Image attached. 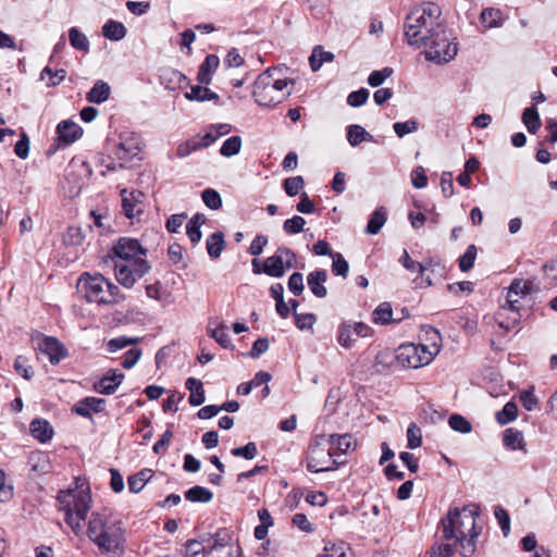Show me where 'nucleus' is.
I'll return each mask as SVG.
<instances>
[{"label":"nucleus","mask_w":557,"mask_h":557,"mask_svg":"<svg viewBox=\"0 0 557 557\" xmlns=\"http://www.w3.org/2000/svg\"><path fill=\"white\" fill-rule=\"evenodd\" d=\"M479 516L476 506H468L459 509L449 508L440 527L445 541H455L459 544L460 554L463 557H471L476 550L475 539L480 535L476 530V517Z\"/></svg>","instance_id":"nucleus-1"},{"label":"nucleus","mask_w":557,"mask_h":557,"mask_svg":"<svg viewBox=\"0 0 557 557\" xmlns=\"http://www.w3.org/2000/svg\"><path fill=\"white\" fill-rule=\"evenodd\" d=\"M86 534L102 555L121 556L124 553L125 530L121 521H111L99 512H92Z\"/></svg>","instance_id":"nucleus-2"},{"label":"nucleus","mask_w":557,"mask_h":557,"mask_svg":"<svg viewBox=\"0 0 557 557\" xmlns=\"http://www.w3.org/2000/svg\"><path fill=\"white\" fill-rule=\"evenodd\" d=\"M440 7L433 2H426L422 7L414 8L406 17L404 34L410 46L422 47L435 33L442 23L440 22Z\"/></svg>","instance_id":"nucleus-3"},{"label":"nucleus","mask_w":557,"mask_h":557,"mask_svg":"<svg viewBox=\"0 0 557 557\" xmlns=\"http://www.w3.org/2000/svg\"><path fill=\"white\" fill-rule=\"evenodd\" d=\"M77 286L89 302L113 306L125 299L120 288L100 273L92 275L88 272L83 273Z\"/></svg>","instance_id":"nucleus-4"},{"label":"nucleus","mask_w":557,"mask_h":557,"mask_svg":"<svg viewBox=\"0 0 557 557\" xmlns=\"http://www.w3.org/2000/svg\"><path fill=\"white\" fill-rule=\"evenodd\" d=\"M428 334H430V345L410 343L398 347L396 359L403 367L411 369L421 368L429 364L440 352V332L435 329H430Z\"/></svg>","instance_id":"nucleus-5"},{"label":"nucleus","mask_w":557,"mask_h":557,"mask_svg":"<svg viewBox=\"0 0 557 557\" xmlns=\"http://www.w3.org/2000/svg\"><path fill=\"white\" fill-rule=\"evenodd\" d=\"M422 46L425 48V59L437 64L453 60L458 51L456 38L443 25Z\"/></svg>","instance_id":"nucleus-6"},{"label":"nucleus","mask_w":557,"mask_h":557,"mask_svg":"<svg viewBox=\"0 0 557 557\" xmlns=\"http://www.w3.org/2000/svg\"><path fill=\"white\" fill-rule=\"evenodd\" d=\"M281 70L277 67L268 69L263 73H261L256 82L252 95L255 97V101L261 107H273L277 103L282 102L283 99L290 95V91L277 92L274 90V75Z\"/></svg>","instance_id":"nucleus-7"},{"label":"nucleus","mask_w":557,"mask_h":557,"mask_svg":"<svg viewBox=\"0 0 557 557\" xmlns=\"http://www.w3.org/2000/svg\"><path fill=\"white\" fill-rule=\"evenodd\" d=\"M334 456L332 448L325 449L318 443L310 445L307 457L308 471L319 473L335 470L344 461H337Z\"/></svg>","instance_id":"nucleus-8"},{"label":"nucleus","mask_w":557,"mask_h":557,"mask_svg":"<svg viewBox=\"0 0 557 557\" xmlns=\"http://www.w3.org/2000/svg\"><path fill=\"white\" fill-rule=\"evenodd\" d=\"M295 262V252L290 248L282 246L276 249L273 256L263 261L262 271L269 276L282 277L287 270L294 268Z\"/></svg>","instance_id":"nucleus-9"},{"label":"nucleus","mask_w":557,"mask_h":557,"mask_svg":"<svg viewBox=\"0 0 557 557\" xmlns=\"http://www.w3.org/2000/svg\"><path fill=\"white\" fill-rule=\"evenodd\" d=\"M149 269L146 259L133 260L132 262L114 260L115 277L126 288H131Z\"/></svg>","instance_id":"nucleus-10"},{"label":"nucleus","mask_w":557,"mask_h":557,"mask_svg":"<svg viewBox=\"0 0 557 557\" xmlns=\"http://www.w3.org/2000/svg\"><path fill=\"white\" fill-rule=\"evenodd\" d=\"M113 256L116 260L132 262L133 260L144 259L146 250L139 242L134 238L123 237L112 248Z\"/></svg>","instance_id":"nucleus-11"},{"label":"nucleus","mask_w":557,"mask_h":557,"mask_svg":"<svg viewBox=\"0 0 557 557\" xmlns=\"http://www.w3.org/2000/svg\"><path fill=\"white\" fill-rule=\"evenodd\" d=\"M239 546L228 543V536L216 533L208 541L206 557H239Z\"/></svg>","instance_id":"nucleus-12"},{"label":"nucleus","mask_w":557,"mask_h":557,"mask_svg":"<svg viewBox=\"0 0 557 557\" xmlns=\"http://www.w3.org/2000/svg\"><path fill=\"white\" fill-rule=\"evenodd\" d=\"M513 295H521V297L529 295V288L523 284V280L515 278L511 282L507 290L505 304L502 305L503 310L508 309L516 314V317L512 319V322L517 323L519 319L520 306L518 298H513Z\"/></svg>","instance_id":"nucleus-13"},{"label":"nucleus","mask_w":557,"mask_h":557,"mask_svg":"<svg viewBox=\"0 0 557 557\" xmlns=\"http://www.w3.org/2000/svg\"><path fill=\"white\" fill-rule=\"evenodd\" d=\"M122 209L126 218L133 219L143 212L144 194L139 190L122 189Z\"/></svg>","instance_id":"nucleus-14"},{"label":"nucleus","mask_w":557,"mask_h":557,"mask_svg":"<svg viewBox=\"0 0 557 557\" xmlns=\"http://www.w3.org/2000/svg\"><path fill=\"white\" fill-rule=\"evenodd\" d=\"M58 499L61 504L64 505V508L67 504L71 505V508L76 516H79V518H86L87 513L90 509V495L88 494H79V495H72L71 492L60 494Z\"/></svg>","instance_id":"nucleus-15"},{"label":"nucleus","mask_w":557,"mask_h":557,"mask_svg":"<svg viewBox=\"0 0 557 557\" xmlns=\"http://www.w3.org/2000/svg\"><path fill=\"white\" fill-rule=\"evenodd\" d=\"M124 374L117 370H109L106 375L96 381L92 385L95 392L102 395H111L120 386Z\"/></svg>","instance_id":"nucleus-16"},{"label":"nucleus","mask_w":557,"mask_h":557,"mask_svg":"<svg viewBox=\"0 0 557 557\" xmlns=\"http://www.w3.org/2000/svg\"><path fill=\"white\" fill-rule=\"evenodd\" d=\"M58 148L69 146L76 141L83 134L82 127L72 121H62L57 126Z\"/></svg>","instance_id":"nucleus-17"},{"label":"nucleus","mask_w":557,"mask_h":557,"mask_svg":"<svg viewBox=\"0 0 557 557\" xmlns=\"http://www.w3.org/2000/svg\"><path fill=\"white\" fill-rule=\"evenodd\" d=\"M139 152V140L133 135L121 136V141L114 150L119 161L126 162Z\"/></svg>","instance_id":"nucleus-18"},{"label":"nucleus","mask_w":557,"mask_h":557,"mask_svg":"<svg viewBox=\"0 0 557 557\" xmlns=\"http://www.w3.org/2000/svg\"><path fill=\"white\" fill-rule=\"evenodd\" d=\"M39 350L48 356L49 361L52 364L59 363L63 358L66 357V350L64 346L54 337H44L39 344Z\"/></svg>","instance_id":"nucleus-19"},{"label":"nucleus","mask_w":557,"mask_h":557,"mask_svg":"<svg viewBox=\"0 0 557 557\" xmlns=\"http://www.w3.org/2000/svg\"><path fill=\"white\" fill-rule=\"evenodd\" d=\"M106 400L98 397H85L73 406V411L84 418H91L92 413L104 410Z\"/></svg>","instance_id":"nucleus-20"},{"label":"nucleus","mask_w":557,"mask_h":557,"mask_svg":"<svg viewBox=\"0 0 557 557\" xmlns=\"http://www.w3.org/2000/svg\"><path fill=\"white\" fill-rule=\"evenodd\" d=\"M327 280V272L325 270H315L310 272L307 276V284L311 293L318 298H324L327 295V289L324 283Z\"/></svg>","instance_id":"nucleus-21"},{"label":"nucleus","mask_w":557,"mask_h":557,"mask_svg":"<svg viewBox=\"0 0 557 557\" xmlns=\"http://www.w3.org/2000/svg\"><path fill=\"white\" fill-rule=\"evenodd\" d=\"M220 64V59L215 54H209L206 57L205 61L200 64L199 71L197 74V79L202 85L210 84L212 79V74L216 71Z\"/></svg>","instance_id":"nucleus-22"},{"label":"nucleus","mask_w":557,"mask_h":557,"mask_svg":"<svg viewBox=\"0 0 557 557\" xmlns=\"http://www.w3.org/2000/svg\"><path fill=\"white\" fill-rule=\"evenodd\" d=\"M30 434L41 443L50 441L53 436V428L44 419H34L29 425Z\"/></svg>","instance_id":"nucleus-23"},{"label":"nucleus","mask_w":557,"mask_h":557,"mask_svg":"<svg viewBox=\"0 0 557 557\" xmlns=\"http://www.w3.org/2000/svg\"><path fill=\"white\" fill-rule=\"evenodd\" d=\"M162 83L170 90L183 88L184 85H188L187 77L177 70L164 69L161 73Z\"/></svg>","instance_id":"nucleus-24"},{"label":"nucleus","mask_w":557,"mask_h":557,"mask_svg":"<svg viewBox=\"0 0 557 557\" xmlns=\"http://www.w3.org/2000/svg\"><path fill=\"white\" fill-rule=\"evenodd\" d=\"M327 443L331 445L332 450H338L342 454H347L348 451L355 449L356 441L351 434H332L327 437Z\"/></svg>","instance_id":"nucleus-25"},{"label":"nucleus","mask_w":557,"mask_h":557,"mask_svg":"<svg viewBox=\"0 0 557 557\" xmlns=\"http://www.w3.org/2000/svg\"><path fill=\"white\" fill-rule=\"evenodd\" d=\"M504 445L511 450H522L527 453L523 433L519 430L509 428L503 433Z\"/></svg>","instance_id":"nucleus-26"},{"label":"nucleus","mask_w":557,"mask_h":557,"mask_svg":"<svg viewBox=\"0 0 557 557\" xmlns=\"http://www.w3.org/2000/svg\"><path fill=\"white\" fill-rule=\"evenodd\" d=\"M186 388L190 392L189 404L198 407L205 403V389L202 382L195 377H189L186 381Z\"/></svg>","instance_id":"nucleus-27"},{"label":"nucleus","mask_w":557,"mask_h":557,"mask_svg":"<svg viewBox=\"0 0 557 557\" xmlns=\"http://www.w3.org/2000/svg\"><path fill=\"white\" fill-rule=\"evenodd\" d=\"M347 140L352 146L356 147L360 145L362 141H373L374 137L368 133L362 126L358 124L349 125L347 128Z\"/></svg>","instance_id":"nucleus-28"},{"label":"nucleus","mask_w":557,"mask_h":557,"mask_svg":"<svg viewBox=\"0 0 557 557\" xmlns=\"http://www.w3.org/2000/svg\"><path fill=\"white\" fill-rule=\"evenodd\" d=\"M102 35L113 41L123 39L126 35V27L123 23L110 20L102 26Z\"/></svg>","instance_id":"nucleus-29"},{"label":"nucleus","mask_w":557,"mask_h":557,"mask_svg":"<svg viewBox=\"0 0 557 557\" xmlns=\"http://www.w3.org/2000/svg\"><path fill=\"white\" fill-rule=\"evenodd\" d=\"M109 96L110 86L103 81H98L87 92V100L91 103H102L109 98Z\"/></svg>","instance_id":"nucleus-30"},{"label":"nucleus","mask_w":557,"mask_h":557,"mask_svg":"<svg viewBox=\"0 0 557 557\" xmlns=\"http://www.w3.org/2000/svg\"><path fill=\"white\" fill-rule=\"evenodd\" d=\"M334 60V54L330 51H324L321 46L313 48L312 53L309 58L310 67L313 72L321 69L323 63L331 62Z\"/></svg>","instance_id":"nucleus-31"},{"label":"nucleus","mask_w":557,"mask_h":557,"mask_svg":"<svg viewBox=\"0 0 557 557\" xmlns=\"http://www.w3.org/2000/svg\"><path fill=\"white\" fill-rule=\"evenodd\" d=\"M480 21L487 28L500 27L503 13L499 9L486 8L481 12Z\"/></svg>","instance_id":"nucleus-32"},{"label":"nucleus","mask_w":557,"mask_h":557,"mask_svg":"<svg viewBox=\"0 0 557 557\" xmlns=\"http://www.w3.org/2000/svg\"><path fill=\"white\" fill-rule=\"evenodd\" d=\"M224 235L222 232H215L207 238V251L212 259H216L221 256L224 249Z\"/></svg>","instance_id":"nucleus-33"},{"label":"nucleus","mask_w":557,"mask_h":557,"mask_svg":"<svg viewBox=\"0 0 557 557\" xmlns=\"http://www.w3.org/2000/svg\"><path fill=\"white\" fill-rule=\"evenodd\" d=\"M206 222V216L201 213H196L186 225V233L190 242L197 244L201 239L200 227Z\"/></svg>","instance_id":"nucleus-34"},{"label":"nucleus","mask_w":557,"mask_h":557,"mask_svg":"<svg viewBox=\"0 0 557 557\" xmlns=\"http://www.w3.org/2000/svg\"><path fill=\"white\" fill-rule=\"evenodd\" d=\"M386 211L383 207L377 208L371 214L366 232L371 235L377 234L386 222Z\"/></svg>","instance_id":"nucleus-35"},{"label":"nucleus","mask_w":557,"mask_h":557,"mask_svg":"<svg viewBox=\"0 0 557 557\" xmlns=\"http://www.w3.org/2000/svg\"><path fill=\"white\" fill-rule=\"evenodd\" d=\"M185 498L191 503H209L213 498V494L207 487L196 485L185 493Z\"/></svg>","instance_id":"nucleus-36"},{"label":"nucleus","mask_w":557,"mask_h":557,"mask_svg":"<svg viewBox=\"0 0 557 557\" xmlns=\"http://www.w3.org/2000/svg\"><path fill=\"white\" fill-rule=\"evenodd\" d=\"M152 476L150 469H144L128 478V488L132 493H139Z\"/></svg>","instance_id":"nucleus-37"},{"label":"nucleus","mask_w":557,"mask_h":557,"mask_svg":"<svg viewBox=\"0 0 557 557\" xmlns=\"http://www.w3.org/2000/svg\"><path fill=\"white\" fill-rule=\"evenodd\" d=\"M522 122L527 129L534 134L541 127V119L535 107L525 108L522 112Z\"/></svg>","instance_id":"nucleus-38"},{"label":"nucleus","mask_w":557,"mask_h":557,"mask_svg":"<svg viewBox=\"0 0 557 557\" xmlns=\"http://www.w3.org/2000/svg\"><path fill=\"white\" fill-rule=\"evenodd\" d=\"M185 97L188 100L196 101H209V100H218L219 96L211 89L202 86H193L189 92L185 94Z\"/></svg>","instance_id":"nucleus-39"},{"label":"nucleus","mask_w":557,"mask_h":557,"mask_svg":"<svg viewBox=\"0 0 557 557\" xmlns=\"http://www.w3.org/2000/svg\"><path fill=\"white\" fill-rule=\"evenodd\" d=\"M69 40L71 46L79 51L87 52L89 50V40L84 33L77 27H72L69 30Z\"/></svg>","instance_id":"nucleus-40"},{"label":"nucleus","mask_w":557,"mask_h":557,"mask_svg":"<svg viewBox=\"0 0 557 557\" xmlns=\"http://www.w3.org/2000/svg\"><path fill=\"white\" fill-rule=\"evenodd\" d=\"M357 341L351 323H342L337 332V342L345 348H350Z\"/></svg>","instance_id":"nucleus-41"},{"label":"nucleus","mask_w":557,"mask_h":557,"mask_svg":"<svg viewBox=\"0 0 557 557\" xmlns=\"http://www.w3.org/2000/svg\"><path fill=\"white\" fill-rule=\"evenodd\" d=\"M518 408L512 401H508L504 408L496 413V420L499 424L506 425L517 419Z\"/></svg>","instance_id":"nucleus-42"},{"label":"nucleus","mask_w":557,"mask_h":557,"mask_svg":"<svg viewBox=\"0 0 557 557\" xmlns=\"http://www.w3.org/2000/svg\"><path fill=\"white\" fill-rule=\"evenodd\" d=\"M393 317V310L388 302L380 304L372 313V320L376 324H387Z\"/></svg>","instance_id":"nucleus-43"},{"label":"nucleus","mask_w":557,"mask_h":557,"mask_svg":"<svg viewBox=\"0 0 557 557\" xmlns=\"http://www.w3.org/2000/svg\"><path fill=\"white\" fill-rule=\"evenodd\" d=\"M401 264L409 271H418L422 276L428 270L429 265L433 264V260H429L426 263H420L410 258L408 251L405 249L399 260Z\"/></svg>","instance_id":"nucleus-44"},{"label":"nucleus","mask_w":557,"mask_h":557,"mask_svg":"<svg viewBox=\"0 0 557 557\" xmlns=\"http://www.w3.org/2000/svg\"><path fill=\"white\" fill-rule=\"evenodd\" d=\"M476 252H478L476 246L472 244V245H469L468 248L466 249L465 253L459 257L458 264H459V269L462 272H468L469 270H471L473 268L474 261L476 258Z\"/></svg>","instance_id":"nucleus-45"},{"label":"nucleus","mask_w":557,"mask_h":557,"mask_svg":"<svg viewBox=\"0 0 557 557\" xmlns=\"http://www.w3.org/2000/svg\"><path fill=\"white\" fill-rule=\"evenodd\" d=\"M240 148L242 138L239 136H232L223 143L220 153L223 157L230 158L237 154L240 151Z\"/></svg>","instance_id":"nucleus-46"},{"label":"nucleus","mask_w":557,"mask_h":557,"mask_svg":"<svg viewBox=\"0 0 557 557\" xmlns=\"http://www.w3.org/2000/svg\"><path fill=\"white\" fill-rule=\"evenodd\" d=\"M422 445V432L417 423L412 422L407 429V446L410 449H416Z\"/></svg>","instance_id":"nucleus-47"},{"label":"nucleus","mask_w":557,"mask_h":557,"mask_svg":"<svg viewBox=\"0 0 557 557\" xmlns=\"http://www.w3.org/2000/svg\"><path fill=\"white\" fill-rule=\"evenodd\" d=\"M66 72L58 70L53 72L49 66H46L40 74L41 81H47V86H57L65 78Z\"/></svg>","instance_id":"nucleus-48"},{"label":"nucleus","mask_w":557,"mask_h":557,"mask_svg":"<svg viewBox=\"0 0 557 557\" xmlns=\"http://www.w3.org/2000/svg\"><path fill=\"white\" fill-rule=\"evenodd\" d=\"M448 424L454 431L462 434L470 433L472 430L471 423L465 417L457 413L449 417Z\"/></svg>","instance_id":"nucleus-49"},{"label":"nucleus","mask_w":557,"mask_h":557,"mask_svg":"<svg viewBox=\"0 0 557 557\" xmlns=\"http://www.w3.org/2000/svg\"><path fill=\"white\" fill-rule=\"evenodd\" d=\"M305 181L302 176H293L284 180L283 182V188L285 193L294 197L299 194V191L304 188Z\"/></svg>","instance_id":"nucleus-50"},{"label":"nucleus","mask_w":557,"mask_h":557,"mask_svg":"<svg viewBox=\"0 0 557 557\" xmlns=\"http://www.w3.org/2000/svg\"><path fill=\"white\" fill-rule=\"evenodd\" d=\"M231 454L234 457H242L245 458L246 460H252L258 455V448L256 443L249 442L245 446L233 448L231 450Z\"/></svg>","instance_id":"nucleus-51"},{"label":"nucleus","mask_w":557,"mask_h":557,"mask_svg":"<svg viewBox=\"0 0 557 557\" xmlns=\"http://www.w3.org/2000/svg\"><path fill=\"white\" fill-rule=\"evenodd\" d=\"M139 338L134 337H126V336H119L110 339L107 344V349L110 352H115L117 350H121L129 345L138 343Z\"/></svg>","instance_id":"nucleus-52"},{"label":"nucleus","mask_w":557,"mask_h":557,"mask_svg":"<svg viewBox=\"0 0 557 557\" xmlns=\"http://www.w3.org/2000/svg\"><path fill=\"white\" fill-rule=\"evenodd\" d=\"M63 509L65 510V522L71 527L76 535L82 533V521H84L86 518H79V516H76V513L73 512L70 504H67Z\"/></svg>","instance_id":"nucleus-53"},{"label":"nucleus","mask_w":557,"mask_h":557,"mask_svg":"<svg viewBox=\"0 0 557 557\" xmlns=\"http://www.w3.org/2000/svg\"><path fill=\"white\" fill-rule=\"evenodd\" d=\"M333 264H332V272L335 275L346 277L349 271V264L345 260L342 253L335 252L332 255Z\"/></svg>","instance_id":"nucleus-54"},{"label":"nucleus","mask_w":557,"mask_h":557,"mask_svg":"<svg viewBox=\"0 0 557 557\" xmlns=\"http://www.w3.org/2000/svg\"><path fill=\"white\" fill-rule=\"evenodd\" d=\"M202 200L205 205L212 210H218L222 206L220 194L211 188H207L202 191Z\"/></svg>","instance_id":"nucleus-55"},{"label":"nucleus","mask_w":557,"mask_h":557,"mask_svg":"<svg viewBox=\"0 0 557 557\" xmlns=\"http://www.w3.org/2000/svg\"><path fill=\"white\" fill-rule=\"evenodd\" d=\"M306 224V220L300 215H294L290 219H287L283 224V230L287 234H298L302 232L304 226Z\"/></svg>","instance_id":"nucleus-56"},{"label":"nucleus","mask_w":557,"mask_h":557,"mask_svg":"<svg viewBox=\"0 0 557 557\" xmlns=\"http://www.w3.org/2000/svg\"><path fill=\"white\" fill-rule=\"evenodd\" d=\"M418 127L419 124L414 120H408L406 122H396L393 125L394 132L399 138L404 137L407 134L418 131Z\"/></svg>","instance_id":"nucleus-57"},{"label":"nucleus","mask_w":557,"mask_h":557,"mask_svg":"<svg viewBox=\"0 0 557 557\" xmlns=\"http://www.w3.org/2000/svg\"><path fill=\"white\" fill-rule=\"evenodd\" d=\"M494 515L500 525L504 536H507L510 532V518L507 510L502 506H496Z\"/></svg>","instance_id":"nucleus-58"},{"label":"nucleus","mask_w":557,"mask_h":557,"mask_svg":"<svg viewBox=\"0 0 557 557\" xmlns=\"http://www.w3.org/2000/svg\"><path fill=\"white\" fill-rule=\"evenodd\" d=\"M210 334L221 347H223V348L233 347L232 341L226 332L225 325H221L214 330H211Z\"/></svg>","instance_id":"nucleus-59"},{"label":"nucleus","mask_w":557,"mask_h":557,"mask_svg":"<svg viewBox=\"0 0 557 557\" xmlns=\"http://www.w3.org/2000/svg\"><path fill=\"white\" fill-rule=\"evenodd\" d=\"M392 74L393 70L391 67H384L381 71H373L368 77V83L371 87H379Z\"/></svg>","instance_id":"nucleus-60"},{"label":"nucleus","mask_w":557,"mask_h":557,"mask_svg":"<svg viewBox=\"0 0 557 557\" xmlns=\"http://www.w3.org/2000/svg\"><path fill=\"white\" fill-rule=\"evenodd\" d=\"M369 98V91L366 88H360L359 90L352 91L347 97V103L350 107H360L366 103Z\"/></svg>","instance_id":"nucleus-61"},{"label":"nucleus","mask_w":557,"mask_h":557,"mask_svg":"<svg viewBox=\"0 0 557 557\" xmlns=\"http://www.w3.org/2000/svg\"><path fill=\"white\" fill-rule=\"evenodd\" d=\"M454 546L448 543H436L430 549V557H451Z\"/></svg>","instance_id":"nucleus-62"},{"label":"nucleus","mask_w":557,"mask_h":557,"mask_svg":"<svg viewBox=\"0 0 557 557\" xmlns=\"http://www.w3.org/2000/svg\"><path fill=\"white\" fill-rule=\"evenodd\" d=\"M288 289L296 296L304 292V276L299 272L293 273L287 283Z\"/></svg>","instance_id":"nucleus-63"},{"label":"nucleus","mask_w":557,"mask_h":557,"mask_svg":"<svg viewBox=\"0 0 557 557\" xmlns=\"http://www.w3.org/2000/svg\"><path fill=\"white\" fill-rule=\"evenodd\" d=\"M143 351L140 348H131L124 355L122 366L125 369H132L140 359Z\"/></svg>","instance_id":"nucleus-64"}]
</instances>
